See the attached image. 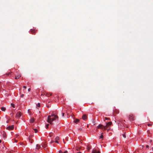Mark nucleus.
I'll list each match as a JSON object with an SVG mask.
<instances>
[{"mask_svg": "<svg viewBox=\"0 0 153 153\" xmlns=\"http://www.w3.org/2000/svg\"><path fill=\"white\" fill-rule=\"evenodd\" d=\"M41 147V146L39 144H37L36 145V148L37 149H39Z\"/></svg>", "mask_w": 153, "mask_h": 153, "instance_id": "obj_13", "label": "nucleus"}, {"mask_svg": "<svg viewBox=\"0 0 153 153\" xmlns=\"http://www.w3.org/2000/svg\"><path fill=\"white\" fill-rule=\"evenodd\" d=\"M146 148H148V147H149V146L148 145H147L146 146Z\"/></svg>", "mask_w": 153, "mask_h": 153, "instance_id": "obj_29", "label": "nucleus"}, {"mask_svg": "<svg viewBox=\"0 0 153 153\" xmlns=\"http://www.w3.org/2000/svg\"><path fill=\"white\" fill-rule=\"evenodd\" d=\"M20 76H21L20 75H19V76H16V77H15V79H19Z\"/></svg>", "mask_w": 153, "mask_h": 153, "instance_id": "obj_16", "label": "nucleus"}, {"mask_svg": "<svg viewBox=\"0 0 153 153\" xmlns=\"http://www.w3.org/2000/svg\"><path fill=\"white\" fill-rule=\"evenodd\" d=\"M144 147V146H142V148H143V147Z\"/></svg>", "mask_w": 153, "mask_h": 153, "instance_id": "obj_35", "label": "nucleus"}, {"mask_svg": "<svg viewBox=\"0 0 153 153\" xmlns=\"http://www.w3.org/2000/svg\"><path fill=\"white\" fill-rule=\"evenodd\" d=\"M151 125H152V124H148V126H151Z\"/></svg>", "mask_w": 153, "mask_h": 153, "instance_id": "obj_25", "label": "nucleus"}, {"mask_svg": "<svg viewBox=\"0 0 153 153\" xmlns=\"http://www.w3.org/2000/svg\"><path fill=\"white\" fill-rule=\"evenodd\" d=\"M21 115V113L20 111L17 112L16 114V117L17 119H19L20 118Z\"/></svg>", "mask_w": 153, "mask_h": 153, "instance_id": "obj_3", "label": "nucleus"}, {"mask_svg": "<svg viewBox=\"0 0 153 153\" xmlns=\"http://www.w3.org/2000/svg\"><path fill=\"white\" fill-rule=\"evenodd\" d=\"M105 119L106 120H110V118H108V117H105Z\"/></svg>", "mask_w": 153, "mask_h": 153, "instance_id": "obj_22", "label": "nucleus"}, {"mask_svg": "<svg viewBox=\"0 0 153 153\" xmlns=\"http://www.w3.org/2000/svg\"><path fill=\"white\" fill-rule=\"evenodd\" d=\"M123 137H124V138H125L126 137V136H125V134H123Z\"/></svg>", "mask_w": 153, "mask_h": 153, "instance_id": "obj_26", "label": "nucleus"}, {"mask_svg": "<svg viewBox=\"0 0 153 153\" xmlns=\"http://www.w3.org/2000/svg\"><path fill=\"white\" fill-rule=\"evenodd\" d=\"M90 148H89L88 150H89Z\"/></svg>", "mask_w": 153, "mask_h": 153, "instance_id": "obj_36", "label": "nucleus"}, {"mask_svg": "<svg viewBox=\"0 0 153 153\" xmlns=\"http://www.w3.org/2000/svg\"><path fill=\"white\" fill-rule=\"evenodd\" d=\"M51 94L50 93H47L45 94L46 96L47 97H49L50 96H51Z\"/></svg>", "mask_w": 153, "mask_h": 153, "instance_id": "obj_10", "label": "nucleus"}, {"mask_svg": "<svg viewBox=\"0 0 153 153\" xmlns=\"http://www.w3.org/2000/svg\"><path fill=\"white\" fill-rule=\"evenodd\" d=\"M103 138V133H102L101 134V135L100 136V139H102Z\"/></svg>", "mask_w": 153, "mask_h": 153, "instance_id": "obj_12", "label": "nucleus"}, {"mask_svg": "<svg viewBox=\"0 0 153 153\" xmlns=\"http://www.w3.org/2000/svg\"><path fill=\"white\" fill-rule=\"evenodd\" d=\"M1 140H0V143H1Z\"/></svg>", "mask_w": 153, "mask_h": 153, "instance_id": "obj_34", "label": "nucleus"}, {"mask_svg": "<svg viewBox=\"0 0 153 153\" xmlns=\"http://www.w3.org/2000/svg\"><path fill=\"white\" fill-rule=\"evenodd\" d=\"M64 113H62V117L64 116Z\"/></svg>", "mask_w": 153, "mask_h": 153, "instance_id": "obj_30", "label": "nucleus"}, {"mask_svg": "<svg viewBox=\"0 0 153 153\" xmlns=\"http://www.w3.org/2000/svg\"><path fill=\"white\" fill-rule=\"evenodd\" d=\"M79 120L76 119L75 120L74 122L75 123H78L79 122Z\"/></svg>", "mask_w": 153, "mask_h": 153, "instance_id": "obj_15", "label": "nucleus"}, {"mask_svg": "<svg viewBox=\"0 0 153 153\" xmlns=\"http://www.w3.org/2000/svg\"><path fill=\"white\" fill-rule=\"evenodd\" d=\"M34 121V119L33 118H32L30 119V122L31 123H33Z\"/></svg>", "mask_w": 153, "mask_h": 153, "instance_id": "obj_14", "label": "nucleus"}, {"mask_svg": "<svg viewBox=\"0 0 153 153\" xmlns=\"http://www.w3.org/2000/svg\"><path fill=\"white\" fill-rule=\"evenodd\" d=\"M59 140V137H56L55 138V140H56V142L57 143H58V142L57 141V140Z\"/></svg>", "mask_w": 153, "mask_h": 153, "instance_id": "obj_7", "label": "nucleus"}, {"mask_svg": "<svg viewBox=\"0 0 153 153\" xmlns=\"http://www.w3.org/2000/svg\"><path fill=\"white\" fill-rule=\"evenodd\" d=\"M1 110L3 111H5L6 110V108L5 107H2L1 108Z\"/></svg>", "mask_w": 153, "mask_h": 153, "instance_id": "obj_11", "label": "nucleus"}, {"mask_svg": "<svg viewBox=\"0 0 153 153\" xmlns=\"http://www.w3.org/2000/svg\"><path fill=\"white\" fill-rule=\"evenodd\" d=\"M129 119L131 120H133V117L132 116H131L130 115V117H129Z\"/></svg>", "mask_w": 153, "mask_h": 153, "instance_id": "obj_9", "label": "nucleus"}, {"mask_svg": "<svg viewBox=\"0 0 153 153\" xmlns=\"http://www.w3.org/2000/svg\"><path fill=\"white\" fill-rule=\"evenodd\" d=\"M92 153H100V152L99 151L93 150L92 151Z\"/></svg>", "mask_w": 153, "mask_h": 153, "instance_id": "obj_8", "label": "nucleus"}, {"mask_svg": "<svg viewBox=\"0 0 153 153\" xmlns=\"http://www.w3.org/2000/svg\"><path fill=\"white\" fill-rule=\"evenodd\" d=\"M33 130H34V131H35V132L36 133L37 132V130L36 129V128H34L33 129Z\"/></svg>", "mask_w": 153, "mask_h": 153, "instance_id": "obj_17", "label": "nucleus"}, {"mask_svg": "<svg viewBox=\"0 0 153 153\" xmlns=\"http://www.w3.org/2000/svg\"><path fill=\"white\" fill-rule=\"evenodd\" d=\"M77 153H82L81 152H78Z\"/></svg>", "mask_w": 153, "mask_h": 153, "instance_id": "obj_32", "label": "nucleus"}, {"mask_svg": "<svg viewBox=\"0 0 153 153\" xmlns=\"http://www.w3.org/2000/svg\"><path fill=\"white\" fill-rule=\"evenodd\" d=\"M11 106L13 108H15V105L14 104L11 103Z\"/></svg>", "mask_w": 153, "mask_h": 153, "instance_id": "obj_18", "label": "nucleus"}, {"mask_svg": "<svg viewBox=\"0 0 153 153\" xmlns=\"http://www.w3.org/2000/svg\"><path fill=\"white\" fill-rule=\"evenodd\" d=\"M37 106H38V107H39L40 106V103H39L36 105Z\"/></svg>", "mask_w": 153, "mask_h": 153, "instance_id": "obj_20", "label": "nucleus"}, {"mask_svg": "<svg viewBox=\"0 0 153 153\" xmlns=\"http://www.w3.org/2000/svg\"><path fill=\"white\" fill-rule=\"evenodd\" d=\"M59 153H63V152H62L61 150H59Z\"/></svg>", "mask_w": 153, "mask_h": 153, "instance_id": "obj_24", "label": "nucleus"}, {"mask_svg": "<svg viewBox=\"0 0 153 153\" xmlns=\"http://www.w3.org/2000/svg\"><path fill=\"white\" fill-rule=\"evenodd\" d=\"M82 119L84 120H85L87 118V115L86 114H84L82 117Z\"/></svg>", "mask_w": 153, "mask_h": 153, "instance_id": "obj_6", "label": "nucleus"}, {"mask_svg": "<svg viewBox=\"0 0 153 153\" xmlns=\"http://www.w3.org/2000/svg\"><path fill=\"white\" fill-rule=\"evenodd\" d=\"M97 128H99L102 129L104 130H105L106 129V128L105 126H103L102 125L100 124L98 126Z\"/></svg>", "mask_w": 153, "mask_h": 153, "instance_id": "obj_2", "label": "nucleus"}, {"mask_svg": "<svg viewBox=\"0 0 153 153\" xmlns=\"http://www.w3.org/2000/svg\"><path fill=\"white\" fill-rule=\"evenodd\" d=\"M152 150L153 151V147L152 148Z\"/></svg>", "mask_w": 153, "mask_h": 153, "instance_id": "obj_37", "label": "nucleus"}, {"mask_svg": "<svg viewBox=\"0 0 153 153\" xmlns=\"http://www.w3.org/2000/svg\"><path fill=\"white\" fill-rule=\"evenodd\" d=\"M23 87L24 88H26V86H23Z\"/></svg>", "mask_w": 153, "mask_h": 153, "instance_id": "obj_31", "label": "nucleus"}, {"mask_svg": "<svg viewBox=\"0 0 153 153\" xmlns=\"http://www.w3.org/2000/svg\"><path fill=\"white\" fill-rule=\"evenodd\" d=\"M57 118V117L56 115L53 114H51V115L48 116L47 121L50 124H51L52 122Z\"/></svg>", "mask_w": 153, "mask_h": 153, "instance_id": "obj_1", "label": "nucleus"}, {"mask_svg": "<svg viewBox=\"0 0 153 153\" xmlns=\"http://www.w3.org/2000/svg\"><path fill=\"white\" fill-rule=\"evenodd\" d=\"M15 142H17V140H15Z\"/></svg>", "mask_w": 153, "mask_h": 153, "instance_id": "obj_33", "label": "nucleus"}, {"mask_svg": "<svg viewBox=\"0 0 153 153\" xmlns=\"http://www.w3.org/2000/svg\"><path fill=\"white\" fill-rule=\"evenodd\" d=\"M31 31H33V32H32V33L33 34H34L35 33V30H31Z\"/></svg>", "mask_w": 153, "mask_h": 153, "instance_id": "obj_21", "label": "nucleus"}, {"mask_svg": "<svg viewBox=\"0 0 153 153\" xmlns=\"http://www.w3.org/2000/svg\"><path fill=\"white\" fill-rule=\"evenodd\" d=\"M112 124V123L111 121L107 123H106V125L105 126L106 129L109 127L110 126H111Z\"/></svg>", "mask_w": 153, "mask_h": 153, "instance_id": "obj_5", "label": "nucleus"}, {"mask_svg": "<svg viewBox=\"0 0 153 153\" xmlns=\"http://www.w3.org/2000/svg\"><path fill=\"white\" fill-rule=\"evenodd\" d=\"M24 94H22L20 96V97L22 98L24 97Z\"/></svg>", "mask_w": 153, "mask_h": 153, "instance_id": "obj_23", "label": "nucleus"}, {"mask_svg": "<svg viewBox=\"0 0 153 153\" xmlns=\"http://www.w3.org/2000/svg\"><path fill=\"white\" fill-rule=\"evenodd\" d=\"M8 121H7V123H8Z\"/></svg>", "mask_w": 153, "mask_h": 153, "instance_id": "obj_38", "label": "nucleus"}, {"mask_svg": "<svg viewBox=\"0 0 153 153\" xmlns=\"http://www.w3.org/2000/svg\"><path fill=\"white\" fill-rule=\"evenodd\" d=\"M49 126V124H46L45 126L46 128H47L48 127V126Z\"/></svg>", "mask_w": 153, "mask_h": 153, "instance_id": "obj_19", "label": "nucleus"}, {"mask_svg": "<svg viewBox=\"0 0 153 153\" xmlns=\"http://www.w3.org/2000/svg\"><path fill=\"white\" fill-rule=\"evenodd\" d=\"M30 88H29L28 89V91H30Z\"/></svg>", "mask_w": 153, "mask_h": 153, "instance_id": "obj_28", "label": "nucleus"}, {"mask_svg": "<svg viewBox=\"0 0 153 153\" xmlns=\"http://www.w3.org/2000/svg\"><path fill=\"white\" fill-rule=\"evenodd\" d=\"M14 128V126L13 125L11 126H8L6 128L8 130H12Z\"/></svg>", "mask_w": 153, "mask_h": 153, "instance_id": "obj_4", "label": "nucleus"}, {"mask_svg": "<svg viewBox=\"0 0 153 153\" xmlns=\"http://www.w3.org/2000/svg\"><path fill=\"white\" fill-rule=\"evenodd\" d=\"M68 152L67 151H65L64 152V153H66Z\"/></svg>", "mask_w": 153, "mask_h": 153, "instance_id": "obj_27", "label": "nucleus"}]
</instances>
